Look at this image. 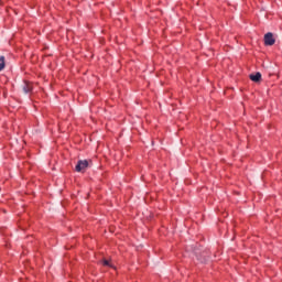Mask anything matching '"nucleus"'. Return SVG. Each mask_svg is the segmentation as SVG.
<instances>
[{"label": "nucleus", "mask_w": 282, "mask_h": 282, "mask_svg": "<svg viewBox=\"0 0 282 282\" xmlns=\"http://www.w3.org/2000/svg\"><path fill=\"white\" fill-rule=\"evenodd\" d=\"M263 41L265 46H272L275 44V39L272 32H267L263 36Z\"/></svg>", "instance_id": "f257e3e1"}, {"label": "nucleus", "mask_w": 282, "mask_h": 282, "mask_svg": "<svg viewBox=\"0 0 282 282\" xmlns=\"http://www.w3.org/2000/svg\"><path fill=\"white\" fill-rule=\"evenodd\" d=\"M89 166V162L87 160H80L78 161L76 167H75V171L78 172V173H83L85 172Z\"/></svg>", "instance_id": "f03ea898"}, {"label": "nucleus", "mask_w": 282, "mask_h": 282, "mask_svg": "<svg viewBox=\"0 0 282 282\" xmlns=\"http://www.w3.org/2000/svg\"><path fill=\"white\" fill-rule=\"evenodd\" d=\"M194 254L196 256V259L200 261V263H207V261L209 260L207 251L200 253L199 251L194 250Z\"/></svg>", "instance_id": "7ed1b4c3"}, {"label": "nucleus", "mask_w": 282, "mask_h": 282, "mask_svg": "<svg viewBox=\"0 0 282 282\" xmlns=\"http://www.w3.org/2000/svg\"><path fill=\"white\" fill-rule=\"evenodd\" d=\"M249 79H250L251 82H253V83H260L261 79H262V75H261V73H251V74L249 75Z\"/></svg>", "instance_id": "20e7f679"}, {"label": "nucleus", "mask_w": 282, "mask_h": 282, "mask_svg": "<svg viewBox=\"0 0 282 282\" xmlns=\"http://www.w3.org/2000/svg\"><path fill=\"white\" fill-rule=\"evenodd\" d=\"M6 67V57L4 55H1L0 57V73Z\"/></svg>", "instance_id": "39448f33"}, {"label": "nucleus", "mask_w": 282, "mask_h": 282, "mask_svg": "<svg viewBox=\"0 0 282 282\" xmlns=\"http://www.w3.org/2000/svg\"><path fill=\"white\" fill-rule=\"evenodd\" d=\"M23 91L25 94H30L32 91V86H30V84L28 82H25V84L23 86Z\"/></svg>", "instance_id": "423d86ee"}, {"label": "nucleus", "mask_w": 282, "mask_h": 282, "mask_svg": "<svg viewBox=\"0 0 282 282\" xmlns=\"http://www.w3.org/2000/svg\"><path fill=\"white\" fill-rule=\"evenodd\" d=\"M102 264L105 265V267H109V268H113V265L110 263V261L109 260H102Z\"/></svg>", "instance_id": "0eeeda50"}]
</instances>
